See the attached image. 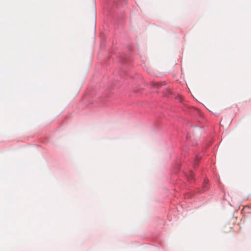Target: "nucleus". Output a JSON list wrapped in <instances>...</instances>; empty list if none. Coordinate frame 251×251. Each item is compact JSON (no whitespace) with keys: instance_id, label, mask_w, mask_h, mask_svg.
I'll return each instance as SVG.
<instances>
[{"instance_id":"f257e3e1","label":"nucleus","mask_w":251,"mask_h":251,"mask_svg":"<svg viewBox=\"0 0 251 251\" xmlns=\"http://www.w3.org/2000/svg\"><path fill=\"white\" fill-rule=\"evenodd\" d=\"M122 61L123 62V65L122 66V71L124 72H126L127 70H126V69L125 68V66H126V59H123L122 60Z\"/></svg>"},{"instance_id":"f03ea898","label":"nucleus","mask_w":251,"mask_h":251,"mask_svg":"<svg viewBox=\"0 0 251 251\" xmlns=\"http://www.w3.org/2000/svg\"><path fill=\"white\" fill-rule=\"evenodd\" d=\"M200 159V158H199L198 157H197V161H199Z\"/></svg>"}]
</instances>
